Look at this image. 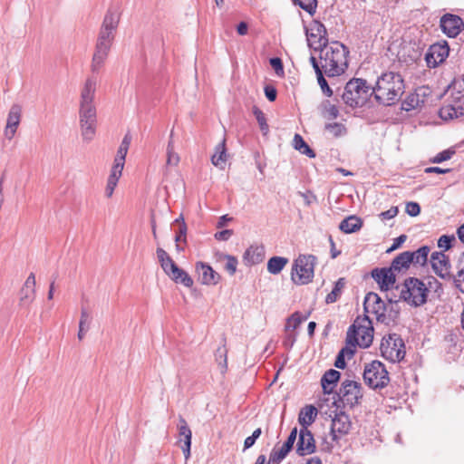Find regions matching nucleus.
Returning a JSON list of instances; mask_svg holds the SVG:
<instances>
[{"instance_id":"1","label":"nucleus","mask_w":464,"mask_h":464,"mask_svg":"<svg viewBox=\"0 0 464 464\" xmlns=\"http://www.w3.org/2000/svg\"><path fill=\"white\" fill-rule=\"evenodd\" d=\"M97 88V79L90 76L86 79L80 95L79 121L81 134L85 141L93 140L96 133L97 111L94 97Z\"/></svg>"},{"instance_id":"2","label":"nucleus","mask_w":464,"mask_h":464,"mask_svg":"<svg viewBox=\"0 0 464 464\" xmlns=\"http://www.w3.org/2000/svg\"><path fill=\"white\" fill-rule=\"evenodd\" d=\"M404 92V82L401 74L388 72L377 80L376 86L372 89L375 100L382 105L395 104Z\"/></svg>"},{"instance_id":"3","label":"nucleus","mask_w":464,"mask_h":464,"mask_svg":"<svg viewBox=\"0 0 464 464\" xmlns=\"http://www.w3.org/2000/svg\"><path fill=\"white\" fill-rule=\"evenodd\" d=\"M320 60L324 73L328 77L340 76L348 67L349 51L340 42H333L320 48Z\"/></svg>"},{"instance_id":"4","label":"nucleus","mask_w":464,"mask_h":464,"mask_svg":"<svg viewBox=\"0 0 464 464\" xmlns=\"http://www.w3.org/2000/svg\"><path fill=\"white\" fill-rule=\"evenodd\" d=\"M372 340L373 327L367 315L362 319L358 317L347 331L346 343L353 347L358 345L367 348L372 344Z\"/></svg>"},{"instance_id":"5","label":"nucleus","mask_w":464,"mask_h":464,"mask_svg":"<svg viewBox=\"0 0 464 464\" xmlns=\"http://www.w3.org/2000/svg\"><path fill=\"white\" fill-rule=\"evenodd\" d=\"M429 289L419 278L408 277L404 280L400 292V299L411 306L418 307L427 302Z\"/></svg>"},{"instance_id":"6","label":"nucleus","mask_w":464,"mask_h":464,"mask_svg":"<svg viewBox=\"0 0 464 464\" xmlns=\"http://www.w3.org/2000/svg\"><path fill=\"white\" fill-rule=\"evenodd\" d=\"M371 91L372 88L367 84L366 80L353 78L345 84L342 99L352 108L362 107L372 93Z\"/></svg>"},{"instance_id":"7","label":"nucleus","mask_w":464,"mask_h":464,"mask_svg":"<svg viewBox=\"0 0 464 464\" xmlns=\"http://www.w3.org/2000/svg\"><path fill=\"white\" fill-rule=\"evenodd\" d=\"M317 258L314 255H299L294 261L291 279L296 285H306L312 282Z\"/></svg>"},{"instance_id":"8","label":"nucleus","mask_w":464,"mask_h":464,"mask_svg":"<svg viewBox=\"0 0 464 464\" xmlns=\"http://www.w3.org/2000/svg\"><path fill=\"white\" fill-rule=\"evenodd\" d=\"M364 382L372 389H382L390 382L388 371L380 361L366 363L363 370Z\"/></svg>"},{"instance_id":"9","label":"nucleus","mask_w":464,"mask_h":464,"mask_svg":"<svg viewBox=\"0 0 464 464\" xmlns=\"http://www.w3.org/2000/svg\"><path fill=\"white\" fill-rule=\"evenodd\" d=\"M457 84L450 90V96L440 109V117L444 120H453L464 115V92L456 90Z\"/></svg>"},{"instance_id":"10","label":"nucleus","mask_w":464,"mask_h":464,"mask_svg":"<svg viewBox=\"0 0 464 464\" xmlns=\"http://www.w3.org/2000/svg\"><path fill=\"white\" fill-rule=\"evenodd\" d=\"M114 37L115 34L100 29V33L95 46V52L93 53L91 65L92 72L93 73L98 72L103 65L109 54Z\"/></svg>"},{"instance_id":"11","label":"nucleus","mask_w":464,"mask_h":464,"mask_svg":"<svg viewBox=\"0 0 464 464\" xmlns=\"http://www.w3.org/2000/svg\"><path fill=\"white\" fill-rule=\"evenodd\" d=\"M382 355L391 362H400L405 356L404 343L397 334H390L381 343Z\"/></svg>"},{"instance_id":"12","label":"nucleus","mask_w":464,"mask_h":464,"mask_svg":"<svg viewBox=\"0 0 464 464\" xmlns=\"http://www.w3.org/2000/svg\"><path fill=\"white\" fill-rule=\"evenodd\" d=\"M338 397L343 405L353 408L359 403V400L362 397L361 384L350 380L343 382Z\"/></svg>"},{"instance_id":"13","label":"nucleus","mask_w":464,"mask_h":464,"mask_svg":"<svg viewBox=\"0 0 464 464\" xmlns=\"http://www.w3.org/2000/svg\"><path fill=\"white\" fill-rule=\"evenodd\" d=\"M450 47L446 41L431 44L425 53V61L429 68H436L449 56Z\"/></svg>"},{"instance_id":"14","label":"nucleus","mask_w":464,"mask_h":464,"mask_svg":"<svg viewBox=\"0 0 464 464\" xmlns=\"http://www.w3.org/2000/svg\"><path fill=\"white\" fill-rule=\"evenodd\" d=\"M363 308L366 313L374 314L379 323L382 324L385 320L384 312H387V304L377 294L370 292L365 295Z\"/></svg>"},{"instance_id":"15","label":"nucleus","mask_w":464,"mask_h":464,"mask_svg":"<svg viewBox=\"0 0 464 464\" xmlns=\"http://www.w3.org/2000/svg\"><path fill=\"white\" fill-rule=\"evenodd\" d=\"M297 434L296 454L304 457L314 453L316 451V443L312 431L309 429H300Z\"/></svg>"},{"instance_id":"16","label":"nucleus","mask_w":464,"mask_h":464,"mask_svg":"<svg viewBox=\"0 0 464 464\" xmlns=\"http://www.w3.org/2000/svg\"><path fill=\"white\" fill-rule=\"evenodd\" d=\"M430 265L434 273L442 279L450 280L453 275L450 274V264L449 257L442 252H433L430 255Z\"/></svg>"},{"instance_id":"17","label":"nucleus","mask_w":464,"mask_h":464,"mask_svg":"<svg viewBox=\"0 0 464 464\" xmlns=\"http://www.w3.org/2000/svg\"><path fill=\"white\" fill-rule=\"evenodd\" d=\"M352 422L349 415L340 411L334 415L331 424V435L334 441H337L342 436L349 433Z\"/></svg>"},{"instance_id":"18","label":"nucleus","mask_w":464,"mask_h":464,"mask_svg":"<svg viewBox=\"0 0 464 464\" xmlns=\"http://www.w3.org/2000/svg\"><path fill=\"white\" fill-rule=\"evenodd\" d=\"M297 439V428H294L287 440L284 442V444L280 447L276 446L269 456V462H273L276 464L280 463L291 451L294 447V444Z\"/></svg>"},{"instance_id":"19","label":"nucleus","mask_w":464,"mask_h":464,"mask_svg":"<svg viewBox=\"0 0 464 464\" xmlns=\"http://www.w3.org/2000/svg\"><path fill=\"white\" fill-rule=\"evenodd\" d=\"M372 277L379 285L382 291L391 289L396 281L394 271L390 267L374 268L372 271Z\"/></svg>"},{"instance_id":"20","label":"nucleus","mask_w":464,"mask_h":464,"mask_svg":"<svg viewBox=\"0 0 464 464\" xmlns=\"http://www.w3.org/2000/svg\"><path fill=\"white\" fill-rule=\"evenodd\" d=\"M311 33L306 32L307 41L310 47L319 50L328 44L327 31L325 26L316 22L311 29Z\"/></svg>"},{"instance_id":"21","label":"nucleus","mask_w":464,"mask_h":464,"mask_svg":"<svg viewBox=\"0 0 464 464\" xmlns=\"http://www.w3.org/2000/svg\"><path fill=\"white\" fill-rule=\"evenodd\" d=\"M440 27L449 37H456L464 27V23L459 16L446 14L440 18Z\"/></svg>"},{"instance_id":"22","label":"nucleus","mask_w":464,"mask_h":464,"mask_svg":"<svg viewBox=\"0 0 464 464\" xmlns=\"http://www.w3.org/2000/svg\"><path fill=\"white\" fill-rule=\"evenodd\" d=\"M196 272L198 279L202 285H216L221 279V276L204 262L196 263Z\"/></svg>"},{"instance_id":"23","label":"nucleus","mask_w":464,"mask_h":464,"mask_svg":"<svg viewBox=\"0 0 464 464\" xmlns=\"http://www.w3.org/2000/svg\"><path fill=\"white\" fill-rule=\"evenodd\" d=\"M22 108L19 104H13L8 112L6 125L4 130L5 137L11 140L18 129L21 121Z\"/></svg>"},{"instance_id":"24","label":"nucleus","mask_w":464,"mask_h":464,"mask_svg":"<svg viewBox=\"0 0 464 464\" xmlns=\"http://www.w3.org/2000/svg\"><path fill=\"white\" fill-rule=\"evenodd\" d=\"M179 441H183V445L181 446L184 457L186 459H188L190 456V447H191V437L192 432L185 420V419L181 416H179Z\"/></svg>"},{"instance_id":"25","label":"nucleus","mask_w":464,"mask_h":464,"mask_svg":"<svg viewBox=\"0 0 464 464\" xmlns=\"http://www.w3.org/2000/svg\"><path fill=\"white\" fill-rule=\"evenodd\" d=\"M130 142H131V136L129 133H127L123 137V139L121 142V145L117 150V154L115 156L114 162L112 165L113 169L123 170L126 155L128 153Z\"/></svg>"},{"instance_id":"26","label":"nucleus","mask_w":464,"mask_h":464,"mask_svg":"<svg viewBox=\"0 0 464 464\" xmlns=\"http://www.w3.org/2000/svg\"><path fill=\"white\" fill-rule=\"evenodd\" d=\"M265 248L263 246H251L244 253L243 258L246 265H256L263 261Z\"/></svg>"},{"instance_id":"27","label":"nucleus","mask_w":464,"mask_h":464,"mask_svg":"<svg viewBox=\"0 0 464 464\" xmlns=\"http://www.w3.org/2000/svg\"><path fill=\"white\" fill-rule=\"evenodd\" d=\"M119 22H120V14L117 12V10L110 8V9H108L107 13L105 14L101 29H102L105 32H110V33L115 34L117 28H118Z\"/></svg>"},{"instance_id":"28","label":"nucleus","mask_w":464,"mask_h":464,"mask_svg":"<svg viewBox=\"0 0 464 464\" xmlns=\"http://www.w3.org/2000/svg\"><path fill=\"white\" fill-rule=\"evenodd\" d=\"M318 411L314 405H306L301 409L298 415V422L301 429H308V427L314 421Z\"/></svg>"},{"instance_id":"29","label":"nucleus","mask_w":464,"mask_h":464,"mask_svg":"<svg viewBox=\"0 0 464 464\" xmlns=\"http://www.w3.org/2000/svg\"><path fill=\"white\" fill-rule=\"evenodd\" d=\"M340 376L341 373L334 369H330L325 372L321 379L324 393L331 394L333 392L334 386L340 379Z\"/></svg>"},{"instance_id":"30","label":"nucleus","mask_w":464,"mask_h":464,"mask_svg":"<svg viewBox=\"0 0 464 464\" xmlns=\"http://www.w3.org/2000/svg\"><path fill=\"white\" fill-rule=\"evenodd\" d=\"M362 224L363 222L359 217L352 215L341 221L339 229L345 234H351L359 231Z\"/></svg>"},{"instance_id":"31","label":"nucleus","mask_w":464,"mask_h":464,"mask_svg":"<svg viewBox=\"0 0 464 464\" xmlns=\"http://www.w3.org/2000/svg\"><path fill=\"white\" fill-rule=\"evenodd\" d=\"M412 262V255L411 251H405L399 254L392 262L391 268L393 271H401L407 269Z\"/></svg>"},{"instance_id":"32","label":"nucleus","mask_w":464,"mask_h":464,"mask_svg":"<svg viewBox=\"0 0 464 464\" xmlns=\"http://www.w3.org/2000/svg\"><path fill=\"white\" fill-rule=\"evenodd\" d=\"M457 273L453 275V283L457 289L464 294V252L457 262Z\"/></svg>"},{"instance_id":"33","label":"nucleus","mask_w":464,"mask_h":464,"mask_svg":"<svg viewBox=\"0 0 464 464\" xmlns=\"http://www.w3.org/2000/svg\"><path fill=\"white\" fill-rule=\"evenodd\" d=\"M212 164L219 169H224L227 161L226 140L224 139L217 147L211 158Z\"/></svg>"},{"instance_id":"34","label":"nucleus","mask_w":464,"mask_h":464,"mask_svg":"<svg viewBox=\"0 0 464 464\" xmlns=\"http://www.w3.org/2000/svg\"><path fill=\"white\" fill-rule=\"evenodd\" d=\"M354 353L355 347H353L346 343V346L343 347L339 351L334 362V366L338 369H344L346 367L345 357L351 359L353 356Z\"/></svg>"},{"instance_id":"35","label":"nucleus","mask_w":464,"mask_h":464,"mask_svg":"<svg viewBox=\"0 0 464 464\" xmlns=\"http://www.w3.org/2000/svg\"><path fill=\"white\" fill-rule=\"evenodd\" d=\"M169 277L176 283L182 284L186 287H191L193 285V280L189 275L179 268L178 266L171 272Z\"/></svg>"},{"instance_id":"36","label":"nucleus","mask_w":464,"mask_h":464,"mask_svg":"<svg viewBox=\"0 0 464 464\" xmlns=\"http://www.w3.org/2000/svg\"><path fill=\"white\" fill-rule=\"evenodd\" d=\"M288 259L283 256H273L267 262V271L272 275L279 274L287 265Z\"/></svg>"},{"instance_id":"37","label":"nucleus","mask_w":464,"mask_h":464,"mask_svg":"<svg viewBox=\"0 0 464 464\" xmlns=\"http://www.w3.org/2000/svg\"><path fill=\"white\" fill-rule=\"evenodd\" d=\"M121 174L122 170L111 168L105 188V195L107 198H111L112 196Z\"/></svg>"},{"instance_id":"38","label":"nucleus","mask_w":464,"mask_h":464,"mask_svg":"<svg viewBox=\"0 0 464 464\" xmlns=\"http://www.w3.org/2000/svg\"><path fill=\"white\" fill-rule=\"evenodd\" d=\"M294 148L300 151L302 154L306 155L309 158H314V151L308 146V144L304 140L301 135L295 134L293 140Z\"/></svg>"},{"instance_id":"39","label":"nucleus","mask_w":464,"mask_h":464,"mask_svg":"<svg viewBox=\"0 0 464 464\" xmlns=\"http://www.w3.org/2000/svg\"><path fill=\"white\" fill-rule=\"evenodd\" d=\"M345 284H346L345 279L343 277L339 278L336 281L331 293H329L326 295V298H325L326 304H333L337 301V299L341 296V295L343 293Z\"/></svg>"},{"instance_id":"40","label":"nucleus","mask_w":464,"mask_h":464,"mask_svg":"<svg viewBox=\"0 0 464 464\" xmlns=\"http://www.w3.org/2000/svg\"><path fill=\"white\" fill-rule=\"evenodd\" d=\"M430 248L428 246H420L416 251L411 252L412 255V264L424 266L428 261V256Z\"/></svg>"},{"instance_id":"41","label":"nucleus","mask_w":464,"mask_h":464,"mask_svg":"<svg viewBox=\"0 0 464 464\" xmlns=\"http://www.w3.org/2000/svg\"><path fill=\"white\" fill-rule=\"evenodd\" d=\"M385 320L382 321V324L385 325H390L392 323L395 322V320L399 316V308L396 303L393 304L392 300H389V304H387V312H384Z\"/></svg>"},{"instance_id":"42","label":"nucleus","mask_w":464,"mask_h":464,"mask_svg":"<svg viewBox=\"0 0 464 464\" xmlns=\"http://www.w3.org/2000/svg\"><path fill=\"white\" fill-rule=\"evenodd\" d=\"M172 137L173 131L170 132L169 140L167 146V165L177 166L179 162V156L174 150V142Z\"/></svg>"},{"instance_id":"43","label":"nucleus","mask_w":464,"mask_h":464,"mask_svg":"<svg viewBox=\"0 0 464 464\" xmlns=\"http://www.w3.org/2000/svg\"><path fill=\"white\" fill-rule=\"evenodd\" d=\"M325 130L335 138L344 136L347 133L345 126L339 122L327 123Z\"/></svg>"},{"instance_id":"44","label":"nucleus","mask_w":464,"mask_h":464,"mask_svg":"<svg viewBox=\"0 0 464 464\" xmlns=\"http://www.w3.org/2000/svg\"><path fill=\"white\" fill-rule=\"evenodd\" d=\"M253 114L255 115L259 128L264 135H266L269 131V126L266 122V119L263 111L256 106L253 107Z\"/></svg>"},{"instance_id":"45","label":"nucleus","mask_w":464,"mask_h":464,"mask_svg":"<svg viewBox=\"0 0 464 464\" xmlns=\"http://www.w3.org/2000/svg\"><path fill=\"white\" fill-rule=\"evenodd\" d=\"M88 321H89V313L85 309H82L81 311V318L79 322V332L78 338L79 340H82L86 332L88 331Z\"/></svg>"},{"instance_id":"46","label":"nucleus","mask_w":464,"mask_h":464,"mask_svg":"<svg viewBox=\"0 0 464 464\" xmlns=\"http://www.w3.org/2000/svg\"><path fill=\"white\" fill-rule=\"evenodd\" d=\"M307 316L302 317L301 314L297 312L294 313L290 317H288L285 324V332H289L291 329H296L302 322L305 321Z\"/></svg>"},{"instance_id":"47","label":"nucleus","mask_w":464,"mask_h":464,"mask_svg":"<svg viewBox=\"0 0 464 464\" xmlns=\"http://www.w3.org/2000/svg\"><path fill=\"white\" fill-rule=\"evenodd\" d=\"M35 297V289L24 286L20 290V304L22 305L31 304Z\"/></svg>"},{"instance_id":"48","label":"nucleus","mask_w":464,"mask_h":464,"mask_svg":"<svg viewBox=\"0 0 464 464\" xmlns=\"http://www.w3.org/2000/svg\"><path fill=\"white\" fill-rule=\"evenodd\" d=\"M180 218H177L175 220V222L179 224V231L176 233V236H175V241L177 243L176 247H177L178 251L183 250V248H181L179 246V242H180V241L186 242V233H187V227H186L185 223L184 222L179 223Z\"/></svg>"},{"instance_id":"49","label":"nucleus","mask_w":464,"mask_h":464,"mask_svg":"<svg viewBox=\"0 0 464 464\" xmlns=\"http://www.w3.org/2000/svg\"><path fill=\"white\" fill-rule=\"evenodd\" d=\"M455 153L456 150L454 148H450L438 153L435 157L430 159V161L431 163H441L443 161L450 160Z\"/></svg>"},{"instance_id":"50","label":"nucleus","mask_w":464,"mask_h":464,"mask_svg":"<svg viewBox=\"0 0 464 464\" xmlns=\"http://www.w3.org/2000/svg\"><path fill=\"white\" fill-rule=\"evenodd\" d=\"M227 349L225 346L218 347L216 351L215 356L216 361L221 368V372H225L227 370Z\"/></svg>"},{"instance_id":"51","label":"nucleus","mask_w":464,"mask_h":464,"mask_svg":"<svg viewBox=\"0 0 464 464\" xmlns=\"http://www.w3.org/2000/svg\"><path fill=\"white\" fill-rule=\"evenodd\" d=\"M420 102L423 103L424 101H423V99L422 100L420 99L419 92L410 94L404 102V104L406 105V107L404 109L406 111L416 109L417 107L420 106Z\"/></svg>"},{"instance_id":"52","label":"nucleus","mask_w":464,"mask_h":464,"mask_svg":"<svg viewBox=\"0 0 464 464\" xmlns=\"http://www.w3.org/2000/svg\"><path fill=\"white\" fill-rule=\"evenodd\" d=\"M456 241V238L453 235H442L438 240V246L444 251H447L451 248L453 242Z\"/></svg>"},{"instance_id":"53","label":"nucleus","mask_w":464,"mask_h":464,"mask_svg":"<svg viewBox=\"0 0 464 464\" xmlns=\"http://www.w3.org/2000/svg\"><path fill=\"white\" fill-rule=\"evenodd\" d=\"M224 259L227 260L225 265V269L229 273L230 276H233L237 271V259L230 255H223Z\"/></svg>"},{"instance_id":"54","label":"nucleus","mask_w":464,"mask_h":464,"mask_svg":"<svg viewBox=\"0 0 464 464\" xmlns=\"http://www.w3.org/2000/svg\"><path fill=\"white\" fill-rule=\"evenodd\" d=\"M302 9L305 10L309 14H313L316 8V0H295Z\"/></svg>"},{"instance_id":"55","label":"nucleus","mask_w":464,"mask_h":464,"mask_svg":"<svg viewBox=\"0 0 464 464\" xmlns=\"http://www.w3.org/2000/svg\"><path fill=\"white\" fill-rule=\"evenodd\" d=\"M324 72H322L320 73H317L316 74V78H317V82H318V84L320 85L321 89H322V92L327 96V97H331L333 95V91L332 89L329 87L325 78L324 77Z\"/></svg>"},{"instance_id":"56","label":"nucleus","mask_w":464,"mask_h":464,"mask_svg":"<svg viewBox=\"0 0 464 464\" xmlns=\"http://www.w3.org/2000/svg\"><path fill=\"white\" fill-rule=\"evenodd\" d=\"M406 213L411 217H417L420 213V207L417 202H408L405 208Z\"/></svg>"},{"instance_id":"57","label":"nucleus","mask_w":464,"mask_h":464,"mask_svg":"<svg viewBox=\"0 0 464 464\" xmlns=\"http://www.w3.org/2000/svg\"><path fill=\"white\" fill-rule=\"evenodd\" d=\"M324 111L327 113L330 119H336L339 115V111L337 107L334 104H331L328 101L324 103Z\"/></svg>"},{"instance_id":"58","label":"nucleus","mask_w":464,"mask_h":464,"mask_svg":"<svg viewBox=\"0 0 464 464\" xmlns=\"http://www.w3.org/2000/svg\"><path fill=\"white\" fill-rule=\"evenodd\" d=\"M271 67L275 70L276 73L277 75H283L284 74V66L282 60L278 57L271 58L270 61Z\"/></svg>"},{"instance_id":"59","label":"nucleus","mask_w":464,"mask_h":464,"mask_svg":"<svg viewBox=\"0 0 464 464\" xmlns=\"http://www.w3.org/2000/svg\"><path fill=\"white\" fill-rule=\"evenodd\" d=\"M160 266L164 270V272L169 276L171 275V272L175 269L177 265L172 260V258L165 260L163 263L160 264Z\"/></svg>"},{"instance_id":"60","label":"nucleus","mask_w":464,"mask_h":464,"mask_svg":"<svg viewBox=\"0 0 464 464\" xmlns=\"http://www.w3.org/2000/svg\"><path fill=\"white\" fill-rule=\"evenodd\" d=\"M397 214H398V208L392 207L390 209L382 212L379 216L382 220H388V219H392L394 217H396Z\"/></svg>"},{"instance_id":"61","label":"nucleus","mask_w":464,"mask_h":464,"mask_svg":"<svg viewBox=\"0 0 464 464\" xmlns=\"http://www.w3.org/2000/svg\"><path fill=\"white\" fill-rule=\"evenodd\" d=\"M264 91H265V95L268 101H270V102L276 101V96H277V91L274 86L266 85L265 87Z\"/></svg>"},{"instance_id":"62","label":"nucleus","mask_w":464,"mask_h":464,"mask_svg":"<svg viewBox=\"0 0 464 464\" xmlns=\"http://www.w3.org/2000/svg\"><path fill=\"white\" fill-rule=\"evenodd\" d=\"M406 240H407V236L406 235L399 236L398 237H396L393 240L392 245L387 250V252H392V251H394V250L398 249Z\"/></svg>"},{"instance_id":"63","label":"nucleus","mask_w":464,"mask_h":464,"mask_svg":"<svg viewBox=\"0 0 464 464\" xmlns=\"http://www.w3.org/2000/svg\"><path fill=\"white\" fill-rule=\"evenodd\" d=\"M233 235V230L231 229H225L219 232H217L215 234V238L217 240L220 241H227L230 238V237Z\"/></svg>"},{"instance_id":"64","label":"nucleus","mask_w":464,"mask_h":464,"mask_svg":"<svg viewBox=\"0 0 464 464\" xmlns=\"http://www.w3.org/2000/svg\"><path fill=\"white\" fill-rule=\"evenodd\" d=\"M295 342V336L294 334H292L290 331L286 332V336L284 340V345L286 348H291Z\"/></svg>"}]
</instances>
